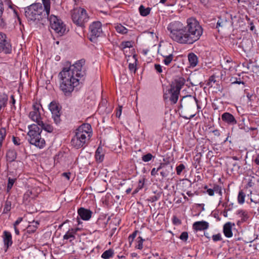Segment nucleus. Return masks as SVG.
<instances>
[{
    "mask_svg": "<svg viewBox=\"0 0 259 259\" xmlns=\"http://www.w3.org/2000/svg\"><path fill=\"white\" fill-rule=\"evenodd\" d=\"M85 60L81 59L71 65L70 62L66 63V67L63 68L59 73L60 89L66 97H70L75 87L79 83L80 80L86 75L85 70L83 68Z\"/></svg>",
    "mask_w": 259,
    "mask_h": 259,
    "instance_id": "f03ea898",
    "label": "nucleus"
},
{
    "mask_svg": "<svg viewBox=\"0 0 259 259\" xmlns=\"http://www.w3.org/2000/svg\"><path fill=\"white\" fill-rule=\"evenodd\" d=\"M71 14L73 23L78 26L84 27L85 23L88 21L89 18L84 9H75L71 12Z\"/></svg>",
    "mask_w": 259,
    "mask_h": 259,
    "instance_id": "423d86ee",
    "label": "nucleus"
},
{
    "mask_svg": "<svg viewBox=\"0 0 259 259\" xmlns=\"http://www.w3.org/2000/svg\"><path fill=\"white\" fill-rule=\"evenodd\" d=\"M162 56L164 58L163 62L166 66L169 65L172 62L174 58V56L172 54H169L168 55L163 54Z\"/></svg>",
    "mask_w": 259,
    "mask_h": 259,
    "instance_id": "393cba45",
    "label": "nucleus"
},
{
    "mask_svg": "<svg viewBox=\"0 0 259 259\" xmlns=\"http://www.w3.org/2000/svg\"><path fill=\"white\" fill-rule=\"evenodd\" d=\"M78 230V229H76L75 231L73 229L70 231L69 230L63 236L64 239H68L69 238H72L74 239L75 238V236L74 234H75L76 231Z\"/></svg>",
    "mask_w": 259,
    "mask_h": 259,
    "instance_id": "cd10ccee",
    "label": "nucleus"
},
{
    "mask_svg": "<svg viewBox=\"0 0 259 259\" xmlns=\"http://www.w3.org/2000/svg\"><path fill=\"white\" fill-rule=\"evenodd\" d=\"M160 170V169H159V167L157 169H156L155 168H153L151 170V175L152 176H155L157 174L158 171H159Z\"/></svg>",
    "mask_w": 259,
    "mask_h": 259,
    "instance_id": "864d4df0",
    "label": "nucleus"
},
{
    "mask_svg": "<svg viewBox=\"0 0 259 259\" xmlns=\"http://www.w3.org/2000/svg\"><path fill=\"white\" fill-rule=\"evenodd\" d=\"M196 105L198 109H200V107L198 104V100L191 95L184 96L181 100L180 107L184 108L185 110L194 109L195 108Z\"/></svg>",
    "mask_w": 259,
    "mask_h": 259,
    "instance_id": "1a4fd4ad",
    "label": "nucleus"
},
{
    "mask_svg": "<svg viewBox=\"0 0 259 259\" xmlns=\"http://www.w3.org/2000/svg\"><path fill=\"white\" fill-rule=\"evenodd\" d=\"M158 199V197L156 196H153L151 197V200L152 202L156 201Z\"/></svg>",
    "mask_w": 259,
    "mask_h": 259,
    "instance_id": "774afa93",
    "label": "nucleus"
},
{
    "mask_svg": "<svg viewBox=\"0 0 259 259\" xmlns=\"http://www.w3.org/2000/svg\"><path fill=\"white\" fill-rule=\"evenodd\" d=\"M29 132L27 133L28 136V141L31 145H34L39 149L43 148L46 145L44 139L41 138L40 134L41 130L36 124H33L28 126Z\"/></svg>",
    "mask_w": 259,
    "mask_h": 259,
    "instance_id": "39448f33",
    "label": "nucleus"
},
{
    "mask_svg": "<svg viewBox=\"0 0 259 259\" xmlns=\"http://www.w3.org/2000/svg\"><path fill=\"white\" fill-rule=\"evenodd\" d=\"M49 109L52 112V117L54 119V122L56 124L59 123L61 119L60 109L56 103L51 102L50 104Z\"/></svg>",
    "mask_w": 259,
    "mask_h": 259,
    "instance_id": "f8f14e48",
    "label": "nucleus"
},
{
    "mask_svg": "<svg viewBox=\"0 0 259 259\" xmlns=\"http://www.w3.org/2000/svg\"><path fill=\"white\" fill-rule=\"evenodd\" d=\"M215 81V80H214V77L213 76H211L210 77V78L209 79V82H208V84L209 85H211V87H212V85L210 84L211 82H214Z\"/></svg>",
    "mask_w": 259,
    "mask_h": 259,
    "instance_id": "bf43d9fd",
    "label": "nucleus"
},
{
    "mask_svg": "<svg viewBox=\"0 0 259 259\" xmlns=\"http://www.w3.org/2000/svg\"><path fill=\"white\" fill-rule=\"evenodd\" d=\"M151 10V8H146L143 5H141L139 8V11L140 15L144 17L147 16L150 14Z\"/></svg>",
    "mask_w": 259,
    "mask_h": 259,
    "instance_id": "bb28decb",
    "label": "nucleus"
},
{
    "mask_svg": "<svg viewBox=\"0 0 259 259\" xmlns=\"http://www.w3.org/2000/svg\"><path fill=\"white\" fill-rule=\"evenodd\" d=\"M90 40L93 41L100 35L102 32V24L100 22L97 21L93 22L90 26Z\"/></svg>",
    "mask_w": 259,
    "mask_h": 259,
    "instance_id": "9b49d317",
    "label": "nucleus"
},
{
    "mask_svg": "<svg viewBox=\"0 0 259 259\" xmlns=\"http://www.w3.org/2000/svg\"><path fill=\"white\" fill-rule=\"evenodd\" d=\"M145 181V178H142L141 179L139 180L138 189H141L143 188L144 185Z\"/></svg>",
    "mask_w": 259,
    "mask_h": 259,
    "instance_id": "c03bdc74",
    "label": "nucleus"
},
{
    "mask_svg": "<svg viewBox=\"0 0 259 259\" xmlns=\"http://www.w3.org/2000/svg\"><path fill=\"white\" fill-rule=\"evenodd\" d=\"M195 115V113H194L191 115H190V116H184V115H182V117L184 118V119H190L193 117H194Z\"/></svg>",
    "mask_w": 259,
    "mask_h": 259,
    "instance_id": "680f3d73",
    "label": "nucleus"
},
{
    "mask_svg": "<svg viewBox=\"0 0 259 259\" xmlns=\"http://www.w3.org/2000/svg\"><path fill=\"white\" fill-rule=\"evenodd\" d=\"M6 137V132L4 130H0V141H3Z\"/></svg>",
    "mask_w": 259,
    "mask_h": 259,
    "instance_id": "09e8293b",
    "label": "nucleus"
},
{
    "mask_svg": "<svg viewBox=\"0 0 259 259\" xmlns=\"http://www.w3.org/2000/svg\"><path fill=\"white\" fill-rule=\"evenodd\" d=\"M214 192L218 193L220 196L222 195V192L221 187L219 185H215L213 187Z\"/></svg>",
    "mask_w": 259,
    "mask_h": 259,
    "instance_id": "37998d69",
    "label": "nucleus"
},
{
    "mask_svg": "<svg viewBox=\"0 0 259 259\" xmlns=\"http://www.w3.org/2000/svg\"><path fill=\"white\" fill-rule=\"evenodd\" d=\"M37 124L40 127V128L41 131L44 130L48 133H52L53 131V127L51 125L44 123L41 120L37 121Z\"/></svg>",
    "mask_w": 259,
    "mask_h": 259,
    "instance_id": "4be33fe9",
    "label": "nucleus"
},
{
    "mask_svg": "<svg viewBox=\"0 0 259 259\" xmlns=\"http://www.w3.org/2000/svg\"><path fill=\"white\" fill-rule=\"evenodd\" d=\"M225 22H224L221 18H219V20L218 21L217 23V28H219L220 27H222L224 26Z\"/></svg>",
    "mask_w": 259,
    "mask_h": 259,
    "instance_id": "8fccbe9b",
    "label": "nucleus"
},
{
    "mask_svg": "<svg viewBox=\"0 0 259 259\" xmlns=\"http://www.w3.org/2000/svg\"><path fill=\"white\" fill-rule=\"evenodd\" d=\"M159 169L161 170L160 175L163 178L166 177L172 171V166L165 163H160Z\"/></svg>",
    "mask_w": 259,
    "mask_h": 259,
    "instance_id": "2eb2a0df",
    "label": "nucleus"
},
{
    "mask_svg": "<svg viewBox=\"0 0 259 259\" xmlns=\"http://www.w3.org/2000/svg\"><path fill=\"white\" fill-rule=\"evenodd\" d=\"M172 222L175 225H180L181 224V221L175 216L173 217Z\"/></svg>",
    "mask_w": 259,
    "mask_h": 259,
    "instance_id": "603ef678",
    "label": "nucleus"
},
{
    "mask_svg": "<svg viewBox=\"0 0 259 259\" xmlns=\"http://www.w3.org/2000/svg\"><path fill=\"white\" fill-rule=\"evenodd\" d=\"M232 83H233V84H235V83H236V84H241V83H242V84H244V82H243V81L240 80H239V81H238V80L236 79V80L232 81Z\"/></svg>",
    "mask_w": 259,
    "mask_h": 259,
    "instance_id": "0e129e2a",
    "label": "nucleus"
},
{
    "mask_svg": "<svg viewBox=\"0 0 259 259\" xmlns=\"http://www.w3.org/2000/svg\"><path fill=\"white\" fill-rule=\"evenodd\" d=\"M232 225L230 222H227L223 227V233L225 236L227 238H230L233 236L232 231Z\"/></svg>",
    "mask_w": 259,
    "mask_h": 259,
    "instance_id": "aec40b11",
    "label": "nucleus"
},
{
    "mask_svg": "<svg viewBox=\"0 0 259 259\" xmlns=\"http://www.w3.org/2000/svg\"><path fill=\"white\" fill-rule=\"evenodd\" d=\"M123 49L133 47V43L131 41H125L122 43Z\"/></svg>",
    "mask_w": 259,
    "mask_h": 259,
    "instance_id": "79ce46f5",
    "label": "nucleus"
},
{
    "mask_svg": "<svg viewBox=\"0 0 259 259\" xmlns=\"http://www.w3.org/2000/svg\"><path fill=\"white\" fill-rule=\"evenodd\" d=\"M137 231H135L132 235L129 236L128 240L130 243L134 240V238L136 237L137 235Z\"/></svg>",
    "mask_w": 259,
    "mask_h": 259,
    "instance_id": "3c124183",
    "label": "nucleus"
},
{
    "mask_svg": "<svg viewBox=\"0 0 259 259\" xmlns=\"http://www.w3.org/2000/svg\"><path fill=\"white\" fill-rule=\"evenodd\" d=\"M12 51L11 45L7 39L6 34L0 32V53L10 54Z\"/></svg>",
    "mask_w": 259,
    "mask_h": 259,
    "instance_id": "9d476101",
    "label": "nucleus"
},
{
    "mask_svg": "<svg viewBox=\"0 0 259 259\" xmlns=\"http://www.w3.org/2000/svg\"><path fill=\"white\" fill-rule=\"evenodd\" d=\"M238 214H239L240 215V217H242V222H245L247 221V220L249 218V216L247 214V212L244 210H242V209H240V210H238L237 211V213Z\"/></svg>",
    "mask_w": 259,
    "mask_h": 259,
    "instance_id": "c756f323",
    "label": "nucleus"
},
{
    "mask_svg": "<svg viewBox=\"0 0 259 259\" xmlns=\"http://www.w3.org/2000/svg\"><path fill=\"white\" fill-rule=\"evenodd\" d=\"M185 168V166L184 164H180L176 167L177 174L178 175H180L181 174L182 171Z\"/></svg>",
    "mask_w": 259,
    "mask_h": 259,
    "instance_id": "4c0bfd02",
    "label": "nucleus"
},
{
    "mask_svg": "<svg viewBox=\"0 0 259 259\" xmlns=\"http://www.w3.org/2000/svg\"><path fill=\"white\" fill-rule=\"evenodd\" d=\"M22 218H19L14 223V227H17V226L18 225L22 222Z\"/></svg>",
    "mask_w": 259,
    "mask_h": 259,
    "instance_id": "4d7b16f0",
    "label": "nucleus"
},
{
    "mask_svg": "<svg viewBox=\"0 0 259 259\" xmlns=\"http://www.w3.org/2000/svg\"><path fill=\"white\" fill-rule=\"evenodd\" d=\"M121 112H122V106H119V108H118V109H117L116 113V116L117 117H118V118L120 117V116L121 114Z\"/></svg>",
    "mask_w": 259,
    "mask_h": 259,
    "instance_id": "5fc2aeb1",
    "label": "nucleus"
},
{
    "mask_svg": "<svg viewBox=\"0 0 259 259\" xmlns=\"http://www.w3.org/2000/svg\"><path fill=\"white\" fill-rule=\"evenodd\" d=\"M78 132H81L85 134H87V135L92 136L91 133V125L89 123H83L79 126L76 130Z\"/></svg>",
    "mask_w": 259,
    "mask_h": 259,
    "instance_id": "6ab92c4d",
    "label": "nucleus"
},
{
    "mask_svg": "<svg viewBox=\"0 0 259 259\" xmlns=\"http://www.w3.org/2000/svg\"><path fill=\"white\" fill-rule=\"evenodd\" d=\"M154 68L158 73H160L162 72V66L160 64H155Z\"/></svg>",
    "mask_w": 259,
    "mask_h": 259,
    "instance_id": "de8ad7c7",
    "label": "nucleus"
},
{
    "mask_svg": "<svg viewBox=\"0 0 259 259\" xmlns=\"http://www.w3.org/2000/svg\"><path fill=\"white\" fill-rule=\"evenodd\" d=\"M4 244L7 246V248H8L12 244V235L9 232L6 231L4 232Z\"/></svg>",
    "mask_w": 259,
    "mask_h": 259,
    "instance_id": "412c9836",
    "label": "nucleus"
},
{
    "mask_svg": "<svg viewBox=\"0 0 259 259\" xmlns=\"http://www.w3.org/2000/svg\"><path fill=\"white\" fill-rule=\"evenodd\" d=\"M133 58L135 59V63H130L128 65V68L130 71H134V73H136L137 70L136 66V62L137 61V59L136 58V55L133 56Z\"/></svg>",
    "mask_w": 259,
    "mask_h": 259,
    "instance_id": "f704fd0d",
    "label": "nucleus"
},
{
    "mask_svg": "<svg viewBox=\"0 0 259 259\" xmlns=\"http://www.w3.org/2000/svg\"><path fill=\"white\" fill-rule=\"evenodd\" d=\"M113 254H114L113 250L111 249H109L104 251L102 253L101 257L104 259H109L110 257H112L113 255Z\"/></svg>",
    "mask_w": 259,
    "mask_h": 259,
    "instance_id": "c85d7f7f",
    "label": "nucleus"
},
{
    "mask_svg": "<svg viewBox=\"0 0 259 259\" xmlns=\"http://www.w3.org/2000/svg\"><path fill=\"white\" fill-rule=\"evenodd\" d=\"M208 227V223L204 221L196 222L193 225V228L196 231L206 230Z\"/></svg>",
    "mask_w": 259,
    "mask_h": 259,
    "instance_id": "a211bd4d",
    "label": "nucleus"
},
{
    "mask_svg": "<svg viewBox=\"0 0 259 259\" xmlns=\"http://www.w3.org/2000/svg\"><path fill=\"white\" fill-rule=\"evenodd\" d=\"M115 29L117 32L121 34H126L128 31L127 29L121 24L117 25L115 27Z\"/></svg>",
    "mask_w": 259,
    "mask_h": 259,
    "instance_id": "7c9ffc66",
    "label": "nucleus"
},
{
    "mask_svg": "<svg viewBox=\"0 0 259 259\" xmlns=\"http://www.w3.org/2000/svg\"><path fill=\"white\" fill-rule=\"evenodd\" d=\"M40 106H41L40 104L36 102L34 103L32 106L33 110L31 111L29 115V117L36 123H37V121L41 120L40 114L39 111Z\"/></svg>",
    "mask_w": 259,
    "mask_h": 259,
    "instance_id": "ddd939ff",
    "label": "nucleus"
},
{
    "mask_svg": "<svg viewBox=\"0 0 259 259\" xmlns=\"http://www.w3.org/2000/svg\"><path fill=\"white\" fill-rule=\"evenodd\" d=\"M245 194L243 192L242 190H240L239 192L237 200L239 204H242L245 201Z\"/></svg>",
    "mask_w": 259,
    "mask_h": 259,
    "instance_id": "2f4dec72",
    "label": "nucleus"
},
{
    "mask_svg": "<svg viewBox=\"0 0 259 259\" xmlns=\"http://www.w3.org/2000/svg\"><path fill=\"white\" fill-rule=\"evenodd\" d=\"M187 25L184 26L180 21H174L167 27L169 37L174 41L181 44H193L199 39L203 33V28L195 19L189 18Z\"/></svg>",
    "mask_w": 259,
    "mask_h": 259,
    "instance_id": "f257e3e1",
    "label": "nucleus"
},
{
    "mask_svg": "<svg viewBox=\"0 0 259 259\" xmlns=\"http://www.w3.org/2000/svg\"><path fill=\"white\" fill-rule=\"evenodd\" d=\"M254 185V183L252 182L251 180H250L247 183V186L249 187H252Z\"/></svg>",
    "mask_w": 259,
    "mask_h": 259,
    "instance_id": "338daca9",
    "label": "nucleus"
},
{
    "mask_svg": "<svg viewBox=\"0 0 259 259\" xmlns=\"http://www.w3.org/2000/svg\"><path fill=\"white\" fill-rule=\"evenodd\" d=\"M138 239V245L136 247L139 249H142L143 248V242L144 240L141 237H139Z\"/></svg>",
    "mask_w": 259,
    "mask_h": 259,
    "instance_id": "ea45409f",
    "label": "nucleus"
},
{
    "mask_svg": "<svg viewBox=\"0 0 259 259\" xmlns=\"http://www.w3.org/2000/svg\"><path fill=\"white\" fill-rule=\"evenodd\" d=\"M50 22V26L59 35H63L66 31L65 25L55 15H52L46 19Z\"/></svg>",
    "mask_w": 259,
    "mask_h": 259,
    "instance_id": "0eeeda50",
    "label": "nucleus"
},
{
    "mask_svg": "<svg viewBox=\"0 0 259 259\" xmlns=\"http://www.w3.org/2000/svg\"><path fill=\"white\" fill-rule=\"evenodd\" d=\"M77 213L80 218L84 221H88L92 217V212L90 210L83 207L79 208Z\"/></svg>",
    "mask_w": 259,
    "mask_h": 259,
    "instance_id": "dca6fc26",
    "label": "nucleus"
},
{
    "mask_svg": "<svg viewBox=\"0 0 259 259\" xmlns=\"http://www.w3.org/2000/svg\"><path fill=\"white\" fill-rule=\"evenodd\" d=\"M153 157V156L151 153H148L146 155H143L142 157V160L144 161V162H148L150 161Z\"/></svg>",
    "mask_w": 259,
    "mask_h": 259,
    "instance_id": "e433bc0d",
    "label": "nucleus"
},
{
    "mask_svg": "<svg viewBox=\"0 0 259 259\" xmlns=\"http://www.w3.org/2000/svg\"><path fill=\"white\" fill-rule=\"evenodd\" d=\"M4 10V8L3 3L2 0H0V21H1L2 23H4V20L3 18H2Z\"/></svg>",
    "mask_w": 259,
    "mask_h": 259,
    "instance_id": "58836bf2",
    "label": "nucleus"
},
{
    "mask_svg": "<svg viewBox=\"0 0 259 259\" xmlns=\"http://www.w3.org/2000/svg\"><path fill=\"white\" fill-rule=\"evenodd\" d=\"M206 191L209 196H213L214 195L213 188V189H207V190Z\"/></svg>",
    "mask_w": 259,
    "mask_h": 259,
    "instance_id": "13d9d810",
    "label": "nucleus"
},
{
    "mask_svg": "<svg viewBox=\"0 0 259 259\" xmlns=\"http://www.w3.org/2000/svg\"><path fill=\"white\" fill-rule=\"evenodd\" d=\"M212 240L214 242L221 241L222 239L221 235L220 233L217 234L216 235H213L212 236Z\"/></svg>",
    "mask_w": 259,
    "mask_h": 259,
    "instance_id": "a18cd8bd",
    "label": "nucleus"
},
{
    "mask_svg": "<svg viewBox=\"0 0 259 259\" xmlns=\"http://www.w3.org/2000/svg\"><path fill=\"white\" fill-rule=\"evenodd\" d=\"M44 7L47 13L48 14L50 11V0H42Z\"/></svg>",
    "mask_w": 259,
    "mask_h": 259,
    "instance_id": "c9c22d12",
    "label": "nucleus"
},
{
    "mask_svg": "<svg viewBox=\"0 0 259 259\" xmlns=\"http://www.w3.org/2000/svg\"><path fill=\"white\" fill-rule=\"evenodd\" d=\"M6 157L7 161L12 162L16 159L17 153L14 150H9L7 152Z\"/></svg>",
    "mask_w": 259,
    "mask_h": 259,
    "instance_id": "5701e85b",
    "label": "nucleus"
},
{
    "mask_svg": "<svg viewBox=\"0 0 259 259\" xmlns=\"http://www.w3.org/2000/svg\"><path fill=\"white\" fill-rule=\"evenodd\" d=\"M188 60L190 65L192 67H195L198 63V58L197 56L193 53H190L188 55Z\"/></svg>",
    "mask_w": 259,
    "mask_h": 259,
    "instance_id": "b1692460",
    "label": "nucleus"
},
{
    "mask_svg": "<svg viewBox=\"0 0 259 259\" xmlns=\"http://www.w3.org/2000/svg\"><path fill=\"white\" fill-rule=\"evenodd\" d=\"M50 15L43 8L41 4L35 3L25 8V15L28 21L42 24L46 21Z\"/></svg>",
    "mask_w": 259,
    "mask_h": 259,
    "instance_id": "20e7f679",
    "label": "nucleus"
},
{
    "mask_svg": "<svg viewBox=\"0 0 259 259\" xmlns=\"http://www.w3.org/2000/svg\"><path fill=\"white\" fill-rule=\"evenodd\" d=\"M180 239L183 241H186L188 238V234L187 232H183L181 233Z\"/></svg>",
    "mask_w": 259,
    "mask_h": 259,
    "instance_id": "a19ab883",
    "label": "nucleus"
},
{
    "mask_svg": "<svg viewBox=\"0 0 259 259\" xmlns=\"http://www.w3.org/2000/svg\"><path fill=\"white\" fill-rule=\"evenodd\" d=\"M102 153V148L99 147L95 153V157L96 160L99 162H101L104 159V154Z\"/></svg>",
    "mask_w": 259,
    "mask_h": 259,
    "instance_id": "a878e982",
    "label": "nucleus"
},
{
    "mask_svg": "<svg viewBox=\"0 0 259 259\" xmlns=\"http://www.w3.org/2000/svg\"><path fill=\"white\" fill-rule=\"evenodd\" d=\"M185 82L186 80L183 77H178L174 79L169 86L163 87L164 100H169L171 104H176L178 100L180 91Z\"/></svg>",
    "mask_w": 259,
    "mask_h": 259,
    "instance_id": "7ed1b4c3",
    "label": "nucleus"
},
{
    "mask_svg": "<svg viewBox=\"0 0 259 259\" xmlns=\"http://www.w3.org/2000/svg\"><path fill=\"white\" fill-rule=\"evenodd\" d=\"M70 172H64L62 174V176L65 177L68 180L70 179Z\"/></svg>",
    "mask_w": 259,
    "mask_h": 259,
    "instance_id": "052dcab7",
    "label": "nucleus"
},
{
    "mask_svg": "<svg viewBox=\"0 0 259 259\" xmlns=\"http://www.w3.org/2000/svg\"><path fill=\"white\" fill-rule=\"evenodd\" d=\"M254 162L257 164L259 165V154L257 155L256 158L254 159Z\"/></svg>",
    "mask_w": 259,
    "mask_h": 259,
    "instance_id": "69168bd1",
    "label": "nucleus"
},
{
    "mask_svg": "<svg viewBox=\"0 0 259 259\" xmlns=\"http://www.w3.org/2000/svg\"><path fill=\"white\" fill-rule=\"evenodd\" d=\"M19 141H20V139L18 138L15 137H13V143L15 145H20V143L19 142Z\"/></svg>",
    "mask_w": 259,
    "mask_h": 259,
    "instance_id": "6e6d98bb",
    "label": "nucleus"
},
{
    "mask_svg": "<svg viewBox=\"0 0 259 259\" xmlns=\"http://www.w3.org/2000/svg\"><path fill=\"white\" fill-rule=\"evenodd\" d=\"M90 135L88 136L86 133L83 134V133L76 131L75 135L72 139L71 143L73 147L78 149L85 146L90 140Z\"/></svg>",
    "mask_w": 259,
    "mask_h": 259,
    "instance_id": "6e6552de",
    "label": "nucleus"
},
{
    "mask_svg": "<svg viewBox=\"0 0 259 259\" xmlns=\"http://www.w3.org/2000/svg\"><path fill=\"white\" fill-rule=\"evenodd\" d=\"M214 136L219 137L220 135V131L218 130H215L212 131Z\"/></svg>",
    "mask_w": 259,
    "mask_h": 259,
    "instance_id": "e2e57ef3",
    "label": "nucleus"
},
{
    "mask_svg": "<svg viewBox=\"0 0 259 259\" xmlns=\"http://www.w3.org/2000/svg\"><path fill=\"white\" fill-rule=\"evenodd\" d=\"M11 202L10 201L7 200L5 202L3 213H7L10 211L11 209Z\"/></svg>",
    "mask_w": 259,
    "mask_h": 259,
    "instance_id": "72a5a7b5",
    "label": "nucleus"
},
{
    "mask_svg": "<svg viewBox=\"0 0 259 259\" xmlns=\"http://www.w3.org/2000/svg\"><path fill=\"white\" fill-rule=\"evenodd\" d=\"M38 224L39 223L37 222L34 221L32 222L31 225H29L24 233L23 239L24 240L28 238H30L31 237L30 235L36 231Z\"/></svg>",
    "mask_w": 259,
    "mask_h": 259,
    "instance_id": "4468645a",
    "label": "nucleus"
},
{
    "mask_svg": "<svg viewBox=\"0 0 259 259\" xmlns=\"http://www.w3.org/2000/svg\"><path fill=\"white\" fill-rule=\"evenodd\" d=\"M233 167L232 168V171H237L240 168V166L237 162H234L232 163Z\"/></svg>",
    "mask_w": 259,
    "mask_h": 259,
    "instance_id": "49530a36",
    "label": "nucleus"
},
{
    "mask_svg": "<svg viewBox=\"0 0 259 259\" xmlns=\"http://www.w3.org/2000/svg\"><path fill=\"white\" fill-rule=\"evenodd\" d=\"M222 119L228 124L234 125L237 123V121L234 116L229 112L224 113L222 115Z\"/></svg>",
    "mask_w": 259,
    "mask_h": 259,
    "instance_id": "f3484780",
    "label": "nucleus"
},
{
    "mask_svg": "<svg viewBox=\"0 0 259 259\" xmlns=\"http://www.w3.org/2000/svg\"><path fill=\"white\" fill-rule=\"evenodd\" d=\"M15 179H11V178H8V182L6 190L7 193H9L10 191L14 185V183H15Z\"/></svg>",
    "mask_w": 259,
    "mask_h": 259,
    "instance_id": "473e14b6",
    "label": "nucleus"
}]
</instances>
